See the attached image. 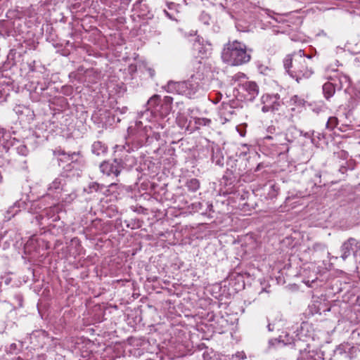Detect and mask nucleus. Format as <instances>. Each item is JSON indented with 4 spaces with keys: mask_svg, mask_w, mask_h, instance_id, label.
<instances>
[{
    "mask_svg": "<svg viewBox=\"0 0 360 360\" xmlns=\"http://www.w3.org/2000/svg\"><path fill=\"white\" fill-rule=\"evenodd\" d=\"M261 103L262 104V111L264 113L278 111L283 103L278 94L262 95Z\"/></svg>",
    "mask_w": 360,
    "mask_h": 360,
    "instance_id": "0eeeda50",
    "label": "nucleus"
},
{
    "mask_svg": "<svg viewBox=\"0 0 360 360\" xmlns=\"http://www.w3.org/2000/svg\"><path fill=\"white\" fill-rule=\"evenodd\" d=\"M302 131L297 129L295 126L289 127L286 132L284 134L285 139L288 143L294 142L300 136H301Z\"/></svg>",
    "mask_w": 360,
    "mask_h": 360,
    "instance_id": "a211bd4d",
    "label": "nucleus"
},
{
    "mask_svg": "<svg viewBox=\"0 0 360 360\" xmlns=\"http://www.w3.org/2000/svg\"><path fill=\"white\" fill-rule=\"evenodd\" d=\"M117 186V184H115V183H112V184H111L109 186V187H110V188H112L113 186Z\"/></svg>",
    "mask_w": 360,
    "mask_h": 360,
    "instance_id": "c03bdc74",
    "label": "nucleus"
},
{
    "mask_svg": "<svg viewBox=\"0 0 360 360\" xmlns=\"http://www.w3.org/2000/svg\"><path fill=\"white\" fill-rule=\"evenodd\" d=\"M212 161L216 165L223 166L224 163V158L222 153L221 150L218 146H214L212 148Z\"/></svg>",
    "mask_w": 360,
    "mask_h": 360,
    "instance_id": "6ab92c4d",
    "label": "nucleus"
},
{
    "mask_svg": "<svg viewBox=\"0 0 360 360\" xmlns=\"http://www.w3.org/2000/svg\"><path fill=\"white\" fill-rule=\"evenodd\" d=\"M295 108L294 107H292V108H291V110H292V111H295Z\"/></svg>",
    "mask_w": 360,
    "mask_h": 360,
    "instance_id": "603ef678",
    "label": "nucleus"
},
{
    "mask_svg": "<svg viewBox=\"0 0 360 360\" xmlns=\"http://www.w3.org/2000/svg\"><path fill=\"white\" fill-rule=\"evenodd\" d=\"M350 78L342 73H337L330 77L329 80L323 85V94L326 99H330L336 91H340L345 88L347 91L350 86Z\"/></svg>",
    "mask_w": 360,
    "mask_h": 360,
    "instance_id": "423d86ee",
    "label": "nucleus"
},
{
    "mask_svg": "<svg viewBox=\"0 0 360 360\" xmlns=\"http://www.w3.org/2000/svg\"><path fill=\"white\" fill-rule=\"evenodd\" d=\"M89 230L94 234H99L104 231V223L100 219H96L91 221Z\"/></svg>",
    "mask_w": 360,
    "mask_h": 360,
    "instance_id": "4be33fe9",
    "label": "nucleus"
},
{
    "mask_svg": "<svg viewBox=\"0 0 360 360\" xmlns=\"http://www.w3.org/2000/svg\"><path fill=\"white\" fill-rule=\"evenodd\" d=\"M139 124H141V122H136V127H139Z\"/></svg>",
    "mask_w": 360,
    "mask_h": 360,
    "instance_id": "09e8293b",
    "label": "nucleus"
},
{
    "mask_svg": "<svg viewBox=\"0 0 360 360\" xmlns=\"http://www.w3.org/2000/svg\"><path fill=\"white\" fill-rule=\"evenodd\" d=\"M347 349H349V343L343 342L337 347L336 352L340 355H343V354L345 355Z\"/></svg>",
    "mask_w": 360,
    "mask_h": 360,
    "instance_id": "473e14b6",
    "label": "nucleus"
},
{
    "mask_svg": "<svg viewBox=\"0 0 360 360\" xmlns=\"http://www.w3.org/2000/svg\"><path fill=\"white\" fill-rule=\"evenodd\" d=\"M338 119L336 117H330L326 124L327 129L332 131L338 127Z\"/></svg>",
    "mask_w": 360,
    "mask_h": 360,
    "instance_id": "c756f323",
    "label": "nucleus"
},
{
    "mask_svg": "<svg viewBox=\"0 0 360 360\" xmlns=\"http://www.w3.org/2000/svg\"><path fill=\"white\" fill-rule=\"evenodd\" d=\"M225 360H231V356H227Z\"/></svg>",
    "mask_w": 360,
    "mask_h": 360,
    "instance_id": "a18cd8bd",
    "label": "nucleus"
},
{
    "mask_svg": "<svg viewBox=\"0 0 360 360\" xmlns=\"http://www.w3.org/2000/svg\"><path fill=\"white\" fill-rule=\"evenodd\" d=\"M17 152L18 154L27 156L29 153V150L25 144H20L16 148Z\"/></svg>",
    "mask_w": 360,
    "mask_h": 360,
    "instance_id": "72a5a7b5",
    "label": "nucleus"
},
{
    "mask_svg": "<svg viewBox=\"0 0 360 360\" xmlns=\"http://www.w3.org/2000/svg\"><path fill=\"white\" fill-rule=\"evenodd\" d=\"M99 169L101 172L103 174L108 176L113 175L116 177H117L123 170L122 166H120L115 158L112 160L103 161L100 164Z\"/></svg>",
    "mask_w": 360,
    "mask_h": 360,
    "instance_id": "9d476101",
    "label": "nucleus"
},
{
    "mask_svg": "<svg viewBox=\"0 0 360 360\" xmlns=\"http://www.w3.org/2000/svg\"><path fill=\"white\" fill-rule=\"evenodd\" d=\"M141 143H125L123 145H116L114 148L115 158L123 169H130L136 164V158L131 155L133 152L141 146Z\"/></svg>",
    "mask_w": 360,
    "mask_h": 360,
    "instance_id": "20e7f679",
    "label": "nucleus"
},
{
    "mask_svg": "<svg viewBox=\"0 0 360 360\" xmlns=\"http://www.w3.org/2000/svg\"><path fill=\"white\" fill-rule=\"evenodd\" d=\"M203 79V72L200 73V71H198L186 81L169 82L165 89L167 92L176 93L191 98L201 87Z\"/></svg>",
    "mask_w": 360,
    "mask_h": 360,
    "instance_id": "7ed1b4c3",
    "label": "nucleus"
},
{
    "mask_svg": "<svg viewBox=\"0 0 360 360\" xmlns=\"http://www.w3.org/2000/svg\"><path fill=\"white\" fill-rule=\"evenodd\" d=\"M294 348L299 351L297 360H317L316 353L310 349V345L300 338L293 342Z\"/></svg>",
    "mask_w": 360,
    "mask_h": 360,
    "instance_id": "1a4fd4ad",
    "label": "nucleus"
},
{
    "mask_svg": "<svg viewBox=\"0 0 360 360\" xmlns=\"http://www.w3.org/2000/svg\"><path fill=\"white\" fill-rule=\"evenodd\" d=\"M91 152L97 156L105 155L108 152V146L102 141H94L91 145Z\"/></svg>",
    "mask_w": 360,
    "mask_h": 360,
    "instance_id": "aec40b11",
    "label": "nucleus"
},
{
    "mask_svg": "<svg viewBox=\"0 0 360 360\" xmlns=\"http://www.w3.org/2000/svg\"><path fill=\"white\" fill-rule=\"evenodd\" d=\"M169 11L164 10V13L170 20L178 21L179 13L173 9L170 6L168 7Z\"/></svg>",
    "mask_w": 360,
    "mask_h": 360,
    "instance_id": "bb28decb",
    "label": "nucleus"
},
{
    "mask_svg": "<svg viewBox=\"0 0 360 360\" xmlns=\"http://www.w3.org/2000/svg\"><path fill=\"white\" fill-rule=\"evenodd\" d=\"M132 130H133V129H132L131 127H129V129H128V131H131Z\"/></svg>",
    "mask_w": 360,
    "mask_h": 360,
    "instance_id": "8fccbe9b",
    "label": "nucleus"
},
{
    "mask_svg": "<svg viewBox=\"0 0 360 360\" xmlns=\"http://www.w3.org/2000/svg\"><path fill=\"white\" fill-rule=\"evenodd\" d=\"M360 250V243L354 238H349L341 246V257L345 260L352 253Z\"/></svg>",
    "mask_w": 360,
    "mask_h": 360,
    "instance_id": "f8f14e48",
    "label": "nucleus"
},
{
    "mask_svg": "<svg viewBox=\"0 0 360 360\" xmlns=\"http://www.w3.org/2000/svg\"><path fill=\"white\" fill-rule=\"evenodd\" d=\"M148 72H149V75L151 77H153L154 75H155V70L151 69V68H149L148 69Z\"/></svg>",
    "mask_w": 360,
    "mask_h": 360,
    "instance_id": "a19ab883",
    "label": "nucleus"
},
{
    "mask_svg": "<svg viewBox=\"0 0 360 360\" xmlns=\"http://www.w3.org/2000/svg\"><path fill=\"white\" fill-rule=\"evenodd\" d=\"M263 141L266 144H269L276 147V152L278 154L288 153L290 149L283 133H277L274 135L266 136L264 137Z\"/></svg>",
    "mask_w": 360,
    "mask_h": 360,
    "instance_id": "6e6552de",
    "label": "nucleus"
},
{
    "mask_svg": "<svg viewBox=\"0 0 360 360\" xmlns=\"http://www.w3.org/2000/svg\"><path fill=\"white\" fill-rule=\"evenodd\" d=\"M10 137L9 132L7 130L0 126V141L7 140Z\"/></svg>",
    "mask_w": 360,
    "mask_h": 360,
    "instance_id": "e433bc0d",
    "label": "nucleus"
},
{
    "mask_svg": "<svg viewBox=\"0 0 360 360\" xmlns=\"http://www.w3.org/2000/svg\"><path fill=\"white\" fill-rule=\"evenodd\" d=\"M193 51H195V53L198 54V56L200 57L202 59L204 58H207L208 55L211 53V44H203L200 41V39L199 38V37H198L196 40L193 43Z\"/></svg>",
    "mask_w": 360,
    "mask_h": 360,
    "instance_id": "dca6fc26",
    "label": "nucleus"
},
{
    "mask_svg": "<svg viewBox=\"0 0 360 360\" xmlns=\"http://www.w3.org/2000/svg\"><path fill=\"white\" fill-rule=\"evenodd\" d=\"M349 349L346 351L345 356L349 358V359H352L357 356V354L359 352V349L357 347L352 345L349 343Z\"/></svg>",
    "mask_w": 360,
    "mask_h": 360,
    "instance_id": "a878e982",
    "label": "nucleus"
},
{
    "mask_svg": "<svg viewBox=\"0 0 360 360\" xmlns=\"http://www.w3.org/2000/svg\"><path fill=\"white\" fill-rule=\"evenodd\" d=\"M252 49L243 42L233 40L224 44L222 52V60L231 66H240L249 63L252 58Z\"/></svg>",
    "mask_w": 360,
    "mask_h": 360,
    "instance_id": "f03ea898",
    "label": "nucleus"
},
{
    "mask_svg": "<svg viewBox=\"0 0 360 360\" xmlns=\"http://www.w3.org/2000/svg\"><path fill=\"white\" fill-rule=\"evenodd\" d=\"M246 358V354L243 351L237 352L231 355V360H244Z\"/></svg>",
    "mask_w": 360,
    "mask_h": 360,
    "instance_id": "c9c22d12",
    "label": "nucleus"
},
{
    "mask_svg": "<svg viewBox=\"0 0 360 360\" xmlns=\"http://www.w3.org/2000/svg\"><path fill=\"white\" fill-rule=\"evenodd\" d=\"M185 186L188 191L192 193L196 192L200 187V182L196 178H191L186 179Z\"/></svg>",
    "mask_w": 360,
    "mask_h": 360,
    "instance_id": "5701e85b",
    "label": "nucleus"
},
{
    "mask_svg": "<svg viewBox=\"0 0 360 360\" xmlns=\"http://www.w3.org/2000/svg\"><path fill=\"white\" fill-rule=\"evenodd\" d=\"M1 181H2V176H1V175L0 174V183L1 182Z\"/></svg>",
    "mask_w": 360,
    "mask_h": 360,
    "instance_id": "3c124183",
    "label": "nucleus"
},
{
    "mask_svg": "<svg viewBox=\"0 0 360 360\" xmlns=\"http://www.w3.org/2000/svg\"><path fill=\"white\" fill-rule=\"evenodd\" d=\"M236 101L232 100L229 103L223 102L219 107V115L221 119L226 122L230 121L232 116L236 114Z\"/></svg>",
    "mask_w": 360,
    "mask_h": 360,
    "instance_id": "4468645a",
    "label": "nucleus"
},
{
    "mask_svg": "<svg viewBox=\"0 0 360 360\" xmlns=\"http://www.w3.org/2000/svg\"><path fill=\"white\" fill-rule=\"evenodd\" d=\"M207 209L210 212L213 211V205L211 203L207 202Z\"/></svg>",
    "mask_w": 360,
    "mask_h": 360,
    "instance_id": "ea45409f",
    "label": "nucleus"
},
{
    "mask_svg": "<svg viewBox=\"0 0 360 360\" xmlns=\"http://www.w3.org/2000/svg\"><path fill=\"white\" fill-rule=\"evenodd\" d=\"M19 211H20L19 207H16L15 205L10 207L8 208V210H7L6 214L5 215V219L7 220V221L10 220Z\"/></svg>",
    "mask_w": 360,
    "mask_h": 360,
    "instance_id": "7c9ffc66",
    "label": "nucleus"
},
{
    "mask_svg": "<svg viewBox=\"0 0 360 360\" xmlns=\"http://www.w3.org/2000/svg\"><path fill=\"white\" fill-rule=\"evenodd\" d=\"M267 328L269 331H273L274 330V326H272L271 323L268 324Z\"/></svg>",
    "mask_w": 360,
    "mask_h": 360,
    "instance_id": "79ce46f5",
    "label": "nucleus"
},
{
    "mask_svg": "<svg viewBox=\"0 0 360 360\" xmlns=\"http://www.w3.org/2000/svg\"><path fill=\"white\" fill-rule=\"evenodd\" d=\"M263 291H266L268 293H269V290H267L266 288H262V290L260 292V293Z\"/></svg>",
    "mask_w": 360,
    "mask_h": 360,
    "instance_id": "49530a36",
    "label": "nucleus"
},
{
    "mask_svg": "<svg viewBox=\"0 0 360 360\" xmlns=\"http://www.w3.org/2000/svg\"><path fill=\"white\" fill-rule=\"evenodd\" d=\"M48 192L49 195L63 200H66L68 197L72 198V195L75 196L71 181L64 173L60 174L49 185Z\"/></svg>",
    "mask_w": 360,
    "mask_h": 360,
    "instance_id": "39448f33",
    "label": "nucleus"
},
{
    "mask_svg": "<svg viewBox=\"0 0 360 360\" xmlns=\"http://www.w3.org/2000/svg\"><path fill=\"white\" fill-rule=\"evenodd\" d=\"M53 154L56 156H63V158L58 159V165L60 166L61 162H70V163H68L67 165V169H66L67 171L71 169L72 163L77 162V161L81 162L82 159V155L79 151L68 153L65 152L64 150L59 149L57 150H54Z\"/></svg>",
    "mask_w": 360,
    "mask_h": 360,
    "instance_id": "9b49d317",
    "label": "nucleus"
},
{
    "mask_svg": "<svg viewBox=\"0 0 360 360\" xmlns=\"http://www.w3.org/2000/svg\"><path fill=\"white\" fill-rule=\"evenodd\" d=\"M173 102V98L171 96H165L163 99L159 103L158 107L155 110V115L165 117L169 114L172 110V105Z\"/></svg>",
    "mask_w": 360,
    "mask_h": 360,
    "instance_id": "2eb2a0df",
    "label": "nucleus"
},
{
    "mask_svg": "<svg viewBox=\"0 0 360 360\" xmlns=\"http://www.w3.org/2000/svg\"><path fill=\"white\" fill-rule=\"evenodd\" d=\"M269 131L271 132V127L269 128Z\"/></svg>",
    "mask_w": 360,
    "mask_h": 360,
    "instance_id": "864d4df0",
    "label": "nucleus"
},
{
    "mask_svg": "<svg viewBox=\"0 0 360 360\" xmlns=\"http://www.w3.org/2000/svg\"><path fill=\"white\" fill-rule=\"evenodd\" d=\"M211 122L210 119L205 117H198L195 119V123L198 126H210Z\"/></svg>",
    "mask_w": 360,
    "mask_h": 360,
    "instance_id": "2f4dec72",
    "label": "nucleus"
},
{
    "mask_svg": "<svg viewBox=\"0 0 360 360\" xmlns=\"http://www.w3.org/2000/svg\"><path fill=\"white\" fill-rule=\"evenodd\" d=\"M162 101L161 96L158 94H154L152 96L147 102L148 110H150L152 113H154L155 110L158 107L159 103Z\"/></svg>",
    "mask_w": 360,
    "mask_h": 360,
    "instance_id": "412c9836",
    "label": "nucleus"
},
{
    "mask_svg": "<svg viewBox=\"0 0 360 360\" xmlns=\"http://www.w3.org/2000/svg\"><path fill=\"white\" fill-rule=\"evenodd\" d=\"M9 86L8 85L4 86L0 84V103L6 101L9 96Z\"/></svg>",
    "mask_w": 360,
    "mask_h": 360,
    "instance_id": "c85d7f7f",
    "label": "nucleus"
},
{
    "mask_svg": "<svg viewBox=\"0 0 360 360\" xmlns=\"http://www.w3.org/2000/svg\"><path fill=\"white\" fill-rule=\"evenodd\" d=\"M11 347H12V348L15 347V348L16 347V345L15 343H13V344L11 345Z\"/></svg>",
    "mask_w": 360,
    "mask_h": 360,
    "instance_id": "de8ad7c7",
    "label": "nucleus"
},
{
    "mask_svg": "<svg viewBox=\"0 0 360 360\" xmlns=\"http://www.w3.org/2000/svg\"><path fill=\"white\" fill-rule=\"evenodd\" d=\"M259 69L260 70V72L264 75H268L269 72L271 71V70L268 67L264 65H260L259 67Z\"/></svg>",
    "mask_w": 360,
    "mask_h": 360,
    "instance_id": "4c0bfd02",
    "label": "nucleus"
},
{
    "mask_svg": "<svg viewBox=\"0 0 360 360\" xmlns=\"http://www.w3.org/2000/svg\"><path fill=\"white\" fill-rule=\"evenodd\" d=\"M242 89L247 93L246 99L248 101H253L259 94V86L255 82H245L242 85Z\"/></svg>",
    "mask_w": 360,
    "mask_h": 360,
    "instance_id": "f3484780",
    "label": "nucleus"
},
{
    "mask_svg": "<svg viewBox=\"0 0 360 360\" xmlns=\"http://www.w3.org/2000/svg\"><path fill=\"white\" fill-rule=\"evenodd\" d=\"M146 360H154V359H147Z\"/></svg>",
    "mask_w": 360,
    "mask_h": 360,
    "instance_id": "5fc2aeb1",
    "label": "nucleus"
},
{
    "mask_svg": "<svg viewBox=\"0 0 360 360\" xmlns=\"http://www.w3.org/2000/svg\"><path fill=\"white\" fill-rule=\"evenodd\" d=\"M279 192V187L276 184H272L269 186V190L267 193V198L269 199H273L276 198Z\"/></svg>",
    "mask_w": 360,
    "mask_h": 360,
    "instance_id": "cd10ccee",
    "label": "nucleus"
},
{
    "mask_svg": "<svg viewBox=\"0 0 360 360\" xmlns=\"http://www.w3.org/2000/svg\"><path fill=\"white\" fill-rule=\"evenodd\" d=\"M311 134H310V132H306V133H304V136L307 137V138H309L311 136Z\"/></svg>",
    "mask_w": 360,
    "mask_h": 360,
    "instance_id": "37998d69",
    "label": "nucleus"
},
{
    "mask_svg": "<svg viewBox=\"0 0 360 360\" xmlns=\"http://www.w3.org/2000/svg\"><path fill=\"white\" fill-rule=\"evenodd\" d=\"M311 58L300 53L288 54L283 60L284 69L299 83L301 79H308L314 74Z\"/></svg>",
    "mask_w": 360,
    "mask_h": 360,
    "instance_id": "f257e3e1",
    "label": "nucleus"
},
{
    "mask_svg": "<svg viewBox=\"0 0 360 360\" xmlns=\"http://www.w3.org/2000/svg\"><path fill=\"white\" fill-rule=\"evenodd\" d=\"M49 334L46 331L39 330L32 332L30 342L37 348H43L49 342Z\"/></svg>",
    "mask_w": 360,
    "mask_h": 360,
    "instance_id": "ddd939ff",
    "label": "nucleus"
},
{
    "mask_svg": "<svg viewBox=\"0 0 360 360\" xmlns=\"http://www.w3.org/2000/svg\"><path fill=\"white\" fill-rule=\"evenodd\" d=\"M263 167H264V165H263V163H259V164L257 165V167L255 168V172H257V171H259L261 168H263Z\"/></svg>",
    "mask_w": 360,
    "mask_h": 360,
    "instance_id": "58836bf2",
    "label": "nucleus"
},
{
    "mask_svg": "<svg viewBox=\"0 0 360 360\" xmlns=\"http://www.w3.org/2000/svg\"><path fill=\"white\" fill-rule=\"evenodd\" d=\"M237 176H236L233 172L229 169H227L222 177V182L225 186H231L236 181Z\"/></svg>",
    "mask_w": 360,
    "mask_h": 360,
    "instance_id": "b1692460",
    "label": "nucleus"
},
{
    "mask_svg": "<svg viewBox=\"0 0 360 360\" xmlns=\"http://www.w3.org/2000/svg\"><path fill=\"white\" fill-rule=\"evenodd\" d=\"M305 101L304 98L298 96L297 95H295L292 96L288 101V104L290 106L295 107H303L305 104Z\"/></svg>",
    "mask_w": 360,
    "mask_h": 360,
    "instance_id": "393cba45",
    "label": "nucleus"
},
{
    "mask_svg": "<svg viewBox=\"0 0 360 360\" xmlns=\"http://www.w3.org/2000/svg\"><path fill=\"white\" fill-rule=\"evenodd\" d=\"M211 20V17L210 15L205 13V12H202L200 15V20L205 25H210V21Z\"/></svg>",
    "mask_w": 360,
    "mask_h": 360,
    "instance_id": "f704fd0d",
    "label": "nucleus"
}]
</instances>
